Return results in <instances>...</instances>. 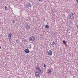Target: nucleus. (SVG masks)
Here are the masks:
<instances>
[{"label": "nucleus", "mask_w": 78, "mask_h": 78, "mask_svg": "<svg viewBox=\"0 0 78 78\" xmlns=\"http://www.w3.org/2000/svg\"><path fill=\"white\" fill-rule=\"evenodd\" d=\"M5 10H7V9H8V8H7V7H6V6H5Z\"/></svg>", "instance_id": "nucleus-16"}, {"label": "nucleus", "mask_w": 78, "mask_h": 78, "mask_svg": "<svg viewBox=\"0 0 78 78\" xmlns=\"http://www.w3.org/2000/svg\"><path fill=\"white\" fill-rule=\"evenodd\" d=\"M76 2L77 3H78V0H76Z\"/></svg>", "instance_id": "nucleus-20"}, {"label": "nucleus", "mask_w": 78, "mask_h": 78, "mask_svg": "<svg viewBox=\"0 0 78 78\" xmlns=\"http://www.w3.org/2000/svg\"><path fill=\"white\" fill-rule=\"evenodd\" d=\"M52 44L53 45H56V43L54 42L52 43Z\"/></svg>", "instance_id": "nucleus-15"}, {"label": "nucleus", "mask_w": 78, "mask_h": 78, "mask_svg": "<svg viewBox=\"0 0 78 78\" xmlns=\"http://www.w3.org/2000/svg\"><path fill=\"white\" fill-rule=\"evenodd\" d=\"M63 43L65 45H66V41H63Z\"/></svg>", "instance_id": "nucleus-12"}, {"label": "nucleus", "mask_w": 78, "mask_h": 78, "mask_svg": "<svg viewBox=\"0 0 78 78\" xmlns=\"http://www.w3.org/2000/svg\"><path fill=\"white\" fill-rule=\"evenodd\" d=\"M16 42H18V40H16Z\"/></svg>", "instance_id": "nucleus-21"}, {"label": "nucleus", "mask_w": 78, "mask_h": 78, "mask_svg": "<svg viewBox=\"0 0 78 78\" xmlns=\"http://www.w3.org/2000/svg\"><path fill=\"white\" fill-rule=\"evenodd\" d=\"M36 38L34 36H32L30 38V40L32 42H34Z\"/></svg>", "instance_id": "nucleus-1"}, {"label": "nucleus", "mask_w": 78, "mask_h": 78, "mask_svg": "<svg viewBox=\"0 0 78 78\" xmlns=\"http://www.w3.org/2000/svg\"><path fill=\"white\" fill-rule=\"evenodd\" d=\"M25 28H26L27 30H30V28L31 27L28 24H27L25 27Z\"/></svg>", "instance_id": "nucleus-3"}, {"label": "nucleus", "mask_w": 78, "mask_h": 78, "mask_svg": "<svg viewBox=\"0 0 78 78\" xmlns=\"http://www.w3.org/2000/svg\"><path fill=\"white\" fill-rule=\"evenodd\" d=\"M36 69L37 70H39L40 69V67H39V66H37L36 68Z\"/></svg>", "instance_id": "nucleus-10"}, {"label": "nucleus", "mask_w": 78, "mask_h": 78, "mask_svg": "<svg viewBox=\"0 0 78 78\" xmlns=\"http://www.w3.org/2000/svg\"><path fill=\"white\" fill-rule=\"evenodd\" d=\"M39 72H40V73L42 74L43 72H44V71H43V70H39Z\"/></svg>", "instance_id": "nucleus-9"}, {"label": "nucleus", "mask_w": 78, "mask_h": 78, "mask_svg": "<svg viewBox=\"0 0 78 78\" xmlns=\"http://www.w3.org/2000/svg\"><path fill=\"white\" fill-rule=\"evenodd\" d=\"M45 28H47V29H48L49 28V26L48 25H46L45 26Z\"/></svg>", "instance_id": "nucleus-8"}, {"label": "nucleus", "mask_w": 78, "mask_h": 78, "mask_svg": "<svg viewBox=\"0 0 78 78\" xmlns=\"http://www.w3.org/2000/svg\"><path fill=\"white\" fill-rule=\"evenodd\" d=\"M12 36V34L9 33V37H11Z\"/></svg>", "instance_id": "nucleus-11"}, {"label": "nucleus", "mask_w": 78, "mask_h": 78, "mask_svg": "<svg viewBox=\"0 0 78 78\" xmlns=\"http://www.w3.org/2000/svg\"><path fill=\"white\" fill-rule=\"evenodd\" d=\"M31 44H29V48H31Z\"/></svg>", "instance_id": "nucleus-14"}, {"label": "nucleus", "mask_w": 78, "mask_h": 78, "mask_svg": "<svg viewBox=\"0 0 78 78\" xmlns=\"http://www.w3.org/2000/svg\"><path fill=\"white\" fill-rule=\"evenodd\" d=\"M53 34L54 35H56V32H54Z\"/></svg>", "instance_id": "nucleus-17"}, {"label": "nucleus", "mask_w": 78, "mask_h": 78, "mask_svg": "<svg viewBox=\"0 0 78 78\" xmlns=\"http://www.w3.org/2000/svg\"><path fill=\"white\" fill-rule=\"evenodd\" d=\"M70 19H73V18H74V17H75V15L73 13H72L70 14Z\"/></svg>", "instance_id": "nucleus-4"}, {"label": "nucleus", "mask_w": 78, "mask_h": 78, "mask_svg": "<svg viewBox=\"0 0 78 78\" xmlns=\"http://www.w3.org/2000/svg\"><path fill=\"white\" fill-rule=\"evenodd\" d=\"M38 1L39 2H41V0H38Z\"/></svg>", "instance_id": "nucleus-22"}, {"label": "nucleus", "mask_w": 78, "mask_h": 78, "mask_svg": "<svg viewBox=\"0 0 78 78\" xmlns=\"http://www.w3.org/2000/svg\"><path fill=\"white\" fill-rule=\"evenodd\" d=\"M48 53L49 55H52L53 51L51 50H49L48 52Z\"/></svg>", "instance_id": "nucleus-5"}, {"label": "nucleus", "mask_w": 78, "mask_h": 78, "mask_svg": "<svg viewBox=\"0 0 78 78\" xmlns=\"http://www.w3.org/2000/svg\"><path fill=\"white\" fill-rule=\"evenodd\" d=\"M39 75H40V73L38 71H37L35 72V75L36 76L39 77Z\"/></svg>", "instance_id": "nucleus-2"}, {"label": "nucleus", "mask_w": 78, "mask_h": 78, "mask_svg": "<svg viewBox=\"0 0 78 78\" xmlns=\"http://www.w3.org/2000/svg\"><path fill=\"white\" fill-rule=\"evenodd\" d=\"M48 73H50V72H51V70L49 69L48 70Z\"/></svg>", "instance_id": "nucleus-13"}, {"label": "nucleus", "mask_w": 78, "mask_h": 78, "mask_svg": "<svg viewBox=\"0 0 78 78\" xmlns=\"http://www.w3.org/2000/svg\"><path fill=\"white\" fill-rule=\"evenodd\" d=\"M27 7H31V3L30 2L27 3Z\"/></svg>", "instance_id": "nucleus-6"}, {"label": "nucleus", "mask_w": 78, "mask_h": 78, "mask_svg": "<svg viewBox=\"0 0 78 78\" xmlns=\"http://www.w3.org/2000/svg\"><path fill=\"white\" fill-rule=\"evenodd\" d=\"M0 49H1V46H0Z\"/></svg>", "instance_id": "nucleus-23"}, {"label": "nucleus", "mask_w": 78, "mask_h": 78, "mask_svg": "<svg viewBox=\"0 0 78 78\" xmlns=\"http://www.w3.org/2000/svg\"><path fill=\"white\" fill-rule=\"evenodd\" d=\"M44 67H45H45H46V66L45 65V64H44Z\"/></svg>", "instance_id": "nucleus-18"}, {"label": "nucleus", "mask_w": 78, "mask_h": 78, "mask_svg": "<svg viewBox=\"0 0 78 78\" xmlns=\"http://www.w3.org/2000/svg\"><path fill=\"white\" fill-rule=\"evenodd\" d=\"M11 39V37H9V39L10 40Z\"/></svg>", "instance_id": "nucleus-19"}, {"label": "nucleus", "mask_w": 78, "mask_h": 78, "mask_svg": "<svg viewBox=\"0 0 78 78\" xmlns=\"http://www.w3.org/2000/svg\"><path fill=\"white\" fill-rule=\"evenodd\" d=\"M24 51L25 52L27 53H29V50L27 49H26L24 50Z\"/></svg>", "instance_id": "nucleus-7"}]
</instances>
